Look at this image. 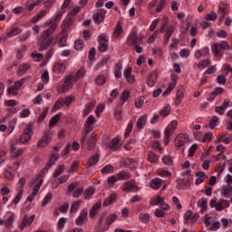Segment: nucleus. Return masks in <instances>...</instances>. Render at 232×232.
<instances>
[{"label": "nucleus", "mask_w": 232, "mask_h": 232, "mask_svg": "<svg viewBox=\"0 0 232 232\" xmlns=\"http://www.w3.org/2000/svg\"><path fill=\"white\" fill-rule=\"evenodd\" d=\"M139 43V35H137V32L133 31L130 34L127 38L128 46H133Z\"/></svg>", "instance_id": "17"}, {"label": "nucleus", "mask_w": 232, "mask_h": 232, "mask_svg": "<svg viewBox=\"0 0 232 232\" xmlns=\"http://www.w3.org/2000/svg\"><path fill=\"white\" fill-rule=\"evenodd\" d=\"M28 70H30V64L23 63L19 66L18 71H17V74L18 75H24V73H26V72H28Z\"/></svg>", "instance_id": "32"}, {"label": "nucleus", "mask_w": 232, "mask_h": 232, "mask_svg": "<svg viewBox=\"0 0 232 232\" xmlns=\"http://www.w3.org/2000/svg\"><path fill=\"white\" fill-rule=\"evenodd\" d=\"M148 121V115H142L138 119L137 128L142 130L146 126V121Z\"/></svg>", "instance_id": "26"}, {"label": "nucleus", "mask_w": 232, "mask_h": 232, "mask_svg": "<svg viewBox=\"0 0 232 232\" xmlns=\"http://www.w3.org/2000/svg\"><path fill=\"white\" fill-rule=\"evenodd\" d=\"M166 6V0H160V4L155 9V12L159 14V12H161V10Z\"/></svg>", "instance_id": "60"}, {"label": "nucleus", "mask_w": 232, "mask_h": 232, "mask_svg": "<svg viewBox=\"0 0 232 232\" xmlns=\"http://www.w3.org/2000/svg\"><path fill=\"white\" fill-rule=\"evenodd\" d=\"M84 75H86V69H84V67H82L81 69H79L77 71V72L73 76V79L77 82V81H79V79L84 77Z\"/></svg>", "instance_id": "34"}, {"label": "nucleus", "mask_w": 232, "mask_h": 232, "mask_svg": "<svg viewBox=\"0 0 232 232\" xmlns=\"http://www.w3.org/2000/svg\"><path fill=\"white\" fill-rule=\"evenodd\" d=\"M68 37L66 36V34H63L60 37L59 43H58V46L60 48H63L64 46H66V41H67Z\"/></svg>", "instance_id": "54"}, {"label": "nucleus", "mask_w": 232, "mask_h": 232, "mask_svg": "<svg viewBox=\"0 0 232 232\" xmlns=\"http://www.w3.org/2000/svg\"><path fill=\"white\" fill-rule=\"evenodd\" d=\"M57 29V24H52L46 31L43 33L42 38L39 40V52H44V50H48L50 44L53 43V37L52 34Z\"/></svg>", "instance_id": "1"}, {"label": "nucleus", "mask_w": 232, "mask_h": 232, "mask_svg": "<svg viewBox=\"0 0 232 232\" xmlns=\"http://www.w3.org/2000/svg\"><path fill=\"white\" fill-rule=\"evenodd\" d=\"M92 108H95V103H93V102L88 103L83 111V117H86V115H88L90 113V111H92Z\"/></svg>", "instance_id": "52"}, {"label": "nucleus", "mask_w": 232, "mask_h": 232, "mask_svg": "<svg viewBox=\"0 0 232 232\" xmlns=\"http://www.w3.org/2000/svg\"><path fill=\"white\" fill-rule=\"evenodd\" d=\"M188 140L189 136L188 134L180 133L177 136V138L174 140L175 146H177L178 148H181V146H184V144H186V142H188Z\"/></svg>", "instance_id": "11"}, {"label": "nucleus", "mask_w": 232, "mask_h": 232, "mask_svg": "<svg viewBox=\"0 0 232 232\" xmlns=\"http://www.w3.org/2000/svg\"><path fill=\"white\" fill-rule=\"evenodd\" d=\"M144 96H140L135 101V108H142L144 106Z\"/></svg>", "instance_id": "50"}, {"label": "nucleus", "mask_w": 232, "mask_h": 232, "mask_svg": "<svg viewBox=\"0 0 232 232\" xmlns=\"http://www.w3.org/2000/svg\"><path fill=\"white\" fill-rule=\"evenodd\" d=\"M93 193H95V188L91 187L89 188H86L83 192V197L85 200H90V198L93 197Z\"/></svg>", "instance_id": "29"}, {"label": "nucleus", "mask_w": 232, "mask_h": 232, "mask_svg": "<svg viewBox=\"0 0 232 232\" xmlns=\"http://www.w3.org/2000/svg\"><path fill=\"white\" fill-rule=\"evenodd\" d=\"M160 186H162V179L159 178L153 179L150 181V187L153 188V189H160Z\"/></svg>", "instance_id": "33"}, {"label": "nucleus", "mask_w": 232, "mask_h": 232, "mask_svg": "<svg viewBox=\"0 0 232 232\" xmlns=\"http://www.w3.org/2000/svg\"><path fill=\"white\" fill-rule=\"evenodd\" d=\"M64 169H66V166H64V164L58 165L57 169L53 174V177L54 179H57L60 175H63V173H64Z\"/></svg>", "instance_id": "27"}, {"label": "nucleus", "mask_w": 232, "mask_h": 232, "mask_svg": "<svg viewBox=\"0 0 232 232\" xmlns=\"http://www.w3.org/2000/svg\"><path fill=\"white\" fill-rule=\"evenodd\" d=\"M73 82H77L72 74H70L67 76L63 82V83L60 86H58V93H65V92H68L73 86Z\"/></svg>", "instance_id": "4"}, {"label": "nucleus", "mask_w": 232, "mask_h": 232, "mask_svg": "<svg viewBox=\"0 0 232 232\" xmlns=\"http://www.w3.org/2000/svg\"><path fill=\"white\" fill-rule=\"evenodd\" d=\"M109 148L112 151H117L121 148V137L117 136L116 138L112 139L109 143Z\"/></svg>", "instance_id": "19"}, {"label": "nucleus", "mask_w": 232, "mask_h": 232, "mask_svg": "<svg viewBox=\"0 0 232 232\" xmlns=\"http://www.w3.org/2000/svg\"><path fill=\"white\" fill-rule=\"evenodd\" d=\"M122 191H126V193L135 192V191H139V188L135 184V181L130 180L123 184Z\"/></svg>", "instance_id": "13"}, {"label": "nucleus", "mask_w": 232, "mask_h": 232, "mask_svg": "<svg viewBox=\"0 0 232 232\" xmlns=\"http://www.w3.org/2000/svg\"><path fill=\"white\" fill-rule=\"evenodd\" d=\"M32 57L36 63H41V60L44 58V55L42 53H33Z\"/></svg>", "instance_id": "57"}, {"label": "nucleus", "mask_w": 232, "mask_h": 232, "mask_svg": "<svg viewBox=\"0 0 232 232\" xmlns=\"http://www.w3.org/2000/svg\"><path fill=\"white\" fill-rule=\"evenodd\" d=\"M218 122V117L213 116L212 120L209 121V128L211 130H215V126H217Z\"/></svg>", "instance_id": "59"}, {"label": "nucleus", "mask_w": 232, "mask_h": 232, "mask_svg": "<svg viewBox=\"0 0 232 232\" xmlns=\"http://www.w3.org/2000/svg\"><path fill=\"white\" fill-rule=\"evenodd\" d=\"M63 106H64V99L63 98H59L55 102V103H54V105H53V107L52 109V111H55L57 110H61V108H63Z\"/></svg>", "instance_id": "36"}, {"label": "nucleus", "mask_w": 232, "mask_h": 232, "mask_svg": "<svg viewBox=\"0 0 232 232\" xmlns=\"http://www.w3.org/2000/svg\"><path fill=\"white\" fill-rule=\"evenodd\" d=\"M93 124H95V117H93V115H90L85 123L84 133L80 140L81 144H82L83 146H84V142L86 141V138L90 134V131H92V130H93V128L92 127V126H93Z\"/></svg>", "instance_id": "3"}, {"label": "nucleus", "mask_w": 232, "mask_h": 232, "mask_svg": "<svg viewBox=\"0 0 232 232\" xmlns=\"http://www.w3.org/2000/svg\"><path fill=\"white\" fill-rule=\"evenodd\" d=\"M81 200L73 202L71 206L70 213H77V211L79 210V206H81Z\"/></svg>", "instance_id": "48"}, {"label": "nucleus", "mask_w": 232, "mask_h": 232, "mask_svg": "<svg viewBox=\"0 0 232 232\" xmlns=\"http://www.w3.org/2000/svg\"><path fill=\"white\" fill-rule=\"evenodd\" d=\"M218 15H220L219 21H222L227 15V5L220 3L218 6Z\"/></svg>", "instance_id": "23"}, {"label": "nucleus", "mask_w": 232, "mask_h": 232, "mask_svg": "<svg viewBox=\"0 0 232 232\" xmlns=\"http://www.w3.org/2000/svg\"><path fill=\"white\" fill-rule=\"evenodd\" d=\"M198 208H201V213H204L208 209V200L206 198H202L198 201Z\"/></svg>", "instance_id": "38"}, {"label": "nucleus", "mask_w": 232, "mask_h": 232, "mask_svg": "<svg viewBox=\"0 0 232 232\" xmlns=\"http://www.w3.org/2000/svg\"><path fill=\"white\" fill-rule=\"evenodd\" d=\"M148 160L149 162H151V163L159 162V156L155 154V152L150 151L148 153Z\"/></svg>", "instance_id": "39"}, {"label": "nucleus", "mask_w": 232, "mask_h": 232, "mask_svg": "<svg viewBox=\"0 0 232 232\" xmlns=\"http://www.w3.org/2000/svg\"><path fill=\"white\" fill-rule=\"evenodd\" d=\"M117 180H119V178H117V176H111L107 179L108 184L109 186H111V188H113V185L115 184V182H117Z\"/></svg>", "instance_id": "61"}, {"label": "nucleus", "mask_w": 232, "mask_h": 232, "mask_svg": "<svg viewBox=\"0 0 232 232\" xmlns=\"http://www.w3.org/2000/svg\"><path fill=\"white\" fill-rule=\"evenodd\" d=\"M182 99H184V92L182 91H178L176 94V99L174 102L176 106H179V104L182 102Z\"/></svg>", "instance_id": "41"}, {"label": "nucleus", "mask_w": 232, "mask_h": 232, "mask_svg": "<svg viewBox=\"0 0 232 232\" xmlns=\"http://www.w3.org/2000/svg\"><path fill=\"white\" fill-rule=\"evenodd\" d=\"M50 200H52V193H48L45 198H44V200L42 201L41 206L43 208H44V206H46L48 204V202H50Z\"/></svg>", "instance_id": "62"}, {"label": "nucleus", "mask_w": 232, "mask_h": 232, "mask_svg": "<svg viewBox=\"0 0 232 232\" xmlns=\"http://www.w3.org/2000/svg\"><path fill=\"white\" fill-rule=\"evenodd\" d=\"M209 64H211V61H209L208 59L203 60L198 63V68L199 70H204V68H208V66H209Z\"/></svg>", "instance_id": "47"}, {"label": "nucleus", "mask_w": 232, "mask_h": 232, "mask_svg": "<svg viewBox=\"0 0 232 232\" xmlns=\"http://www.w3.org/2000/svg\"><path fill=\"white\" fill-rule=\"evenodd\" d=\"M175 29L173 28V25H170L167 31V33L165 34V38H164V42L163 44H168V43H169V37H171V35H173V31Z\"/></svg>", "instance_id": "35"}, {"label": "nucleus", "mask_w": 232, "mask_h": 232, "mask_svg": "<svg viewBox=\"0 0 232 232\" xmlns=\"http://www.w3.org/2000/svg\"><path fill=\"white\" fill-rule=\"evenodd\" d=\"M139 218H140V222H142L143 224L150 223V214H148V213H140L139 215Z\"/></svg>", "instance_id": "44"}, {"label": "nucleus", "mask_w": 232, "mask_h": 232, "mask_svg": "<svg viewBox=\"0 0 232 232\" xmlns=\"http://www.w3.org/2000/svg\"><path fill=\"white\" fill-rule=\"evenodd\" d=\"M113 171V166L111 165H106L102 169V173H112Z\"/></svg>", "instance_id": "64"}, {"label": "nucleus", "mask_w": 232, "mask_h": 232, "mask_svg": "<svg viewBox=\"0 0 232 232\" xmlns=\"http://www.w3.org/2000/svg\"><path fill=\"white\" fill-rule=\"evenodd\" d=\"M32 135H34V130L31 125H27L26 128L24 130L23 134L19 138V142L21 144H26L32 139Z\"/></svg>", "instance_id": "6"}, {"label": "nucleus", "mask_w": 232, "mask_h": 232, "mask_svg": "<svg viewBox=\"0 0 232 232\" xmlns=\"http://www.w3.org/2000/svg\"><path fill=\"white\" fill-rule=\"evenodd\" d=\"M117 220V214H111L106 216V213H102L98 219V226L96 227V232L108 231L110 227L108 226L113 224Z\"/></svg>", "instance_id": "2"}, {"label": "nucleus", "mask_w": 232, "mask_h": 232, "mask_svg": "<svg viewBox=\"0 0 232 232\" xmlns=\"http://www.w3.org/2000/svg\"><path fill=\"white\" fill-rule=\"evenodd\" d=\"M87 220H88V209L83 208L81 211L79 217L76 218L75 224L76 226H82V224Z\"/></svg>", "instance_id": "14"}, {"label": "nucleus", "mask_w": 232, "mask_h": 232, "mask_svg": "<svg viewBox=\"0 0 232 232\" xmlns=\"http://www.w3.org/2000/svg\"><path fill=\"white\" fill-rule=\"evenodd\" d=\"M53 72L56 73V75H63V73L66 72V64L63 63H55L53 67Z\"/></svg>", "instance_id": "16"}, {"label": "nucleus", "mask_w": 232, "mask_h": 232, "mask_svg": "<svg viewBox=\"0 0 232 232\" xmlns=\"http://www.w3.org/2000/svg\"><path fill=\"white\" fill-rule=\"evenodd\" d=\"M162 162L166 164V166H173V160L169 156H163Z\"/></svg>", "instance_id": "53"}, {"label": "nucleus", "mask_w": 232, "mask_h": 232, "mask_svg": "<svg viewBox=\"0 0 232 232\" xmlns=\"http://www.w3.org/2000/svg\"><path fill=\"white\" fill-rule=\"evenodd\" d=\"M75 101V96H67L64 100H63V104L65 106H67V108H70V105L72 104V102H73Z\"/></svg>", "instance_id": "51"}, {"label": "nucleus", "mask_w": 232, "mask_h": 232, "mask_svg": "<svg viewBox=\"0 0 232 232\" xmlns=\"http://www.w3.org/2000/svg\"><path fill=\"white\" fill-rule=\"evenodd\" d=\"M34 220H35V215H32L30 218L26 215L24 216L19 225L20 229H24V227L32 226V224H34Z\"/></svg>", "instance_id": "12"}, {"label": "nucleus", "mask_w": 232, "mask_h": 232, "mask_svg": "<svg viewBox=\"0 0 232 232\" xmlns=\"http://www.w3.org/2000/svg\"><path fill=\"white\" fill-rule=\"evenodd\" d=\"M211 50L218 57L220 55V50H232V48L229 46L227 41H221L220 43L214 44Z\"/></svg>", "instance_id": "5"}, {"label": "nucleus", "mask_w": 232, "mask_h": 232, "mask_svg": "<svg viewBox=\"0 0 232 232\" xmlns=\"http://www.w3.org/2000/svg\"><path fill=\"white\" fill-rule=\"evenodd\" d=\"M24 153V150L23 149H17L14 145L11 146V157L12 159H17L18 157H21Z\"/></svg>", "instance_id": "24"}, {"label": "nucleus", "mask_w": 232, "mask_h": 232, "mask_svg": "<svg viewBox=\"0 0 232 232\" xmlns=\"http://www.w3.org/2000/svg\"><path fill=\"white\" fill-rule=\"evenodd\" d=\"M198 218H200V216H198V213L195 212L193 213L192 210H188L185 214H184V219H185V224H188V222H191V224H195V222H197V220H198Z\"/></svg>", "instance_id": "9"}, {"label": "nucleus", "mask_w": 232, "mask_h": 232, "mask_svg": "<svg viewBox=\"0 0 232 232\" xmlns=\"http://www.w3.org/2000/svg\"><path fill=\"white\" fill-rule=\"evenodd\" d=\"M77 186H78L77 182L69 184L66 195H69L70 193L72 192L73 198H79V197H81V195L84 193V188H78L76 190L73 191V189H75Z\"/></svg>", "instance_id": "7"}, {"label": "nucleus", "mask_w": 232, "mask_h": 232, "mask_svg": "<svg viewBox=\"0 0 232 232\" xmlns=\"http://www.w3.org/2000/svg\"><path fill=\"white\" fill-rule=\"evenodd\" d=\"M46 14H48L46 10L40 11L35 16L33 17L32 23L34 24L38 23L39 21H41V19H43V17L46 15Z\"/></svg>", "instance_id": "31"}, {"label": "nucleus", "mask_w": 232, "mask_h": 232, "mask_svg": "<svg viewBox=\"0 0 232 232\" xmlns=\"http://www.w3.org/2000/svg\"><path fill=\"white\" fill-rule=\"evenodd\" d=\"M21 32L22 31L19 27H14L7 33V37H14V35H19Z\"/></svg>", "instance_id": "46"}, {"label": "nucleus", "mask_w": 232, "mask_h": 232, "mask_svg": "<svg viewBox=\"0 0 232 232\" xmlns=\"http://www.w3.org/2000/svg\"><path fill=\"white\" fill-rule=\"evenodd\" d=\"M130 91L128 90H125L123 91V92L121 93V105L122 106L124 104V102H126L128 101V99H130Z\"/></svg>", "instance_id": "45"}, {"label": "nucleus", "mask_w": 232, "mask_h": 232, "mask_svg": "<svg viewBox=\"0 0 232 232\" xmlns=\"http://www.w3.org/2000/svg\"><path fill=\"white\" fill-rule=\"evenodd\" d=\"M118 180H129V179H131V173L121 170L116 175Z\"/></svg>", "instance_id": "25"}, {"label": "nucleus", "mask_w": 232, "mask_h": 232, "mask_svg": "<svg viewBox=\"0 0 232 232\" xmlns=\"http://www.w3.org/2000/svg\"><path fill=\"white\" fill-rule=\"evenodd\" d=\"M223 197H231L232 195V186L225 187L222 189Z\"/></svg>", "instance_id": "49"}, {"label": "nucleus", "mask_w": 232, "mask_h": 232, "mask_svg": "<svg viewBox=\"0 0 232 232\" xmlns=\"http://www.w3.org/2000/svg\"><path fill=\"white\" fill-rule=\"evenodd\" d=\"M57 160H59V154L53 152L50 157L49 162L47 163L49 168H52L53 166V164H55V162H57Z\"/></svg>", "instance_id": "37"}, {"label": "nucleus", "mask_w": 232, "mask_h": 232, "mask_svg": "<svg viewBox=\"0 0 232 232\" xmlns=\"http://www.w3.org/2000/svg\"><path fill=\"white\" fill-rule=\"evenodd\" d=\"M95 82L98 86H102V84H104L106 82V77L102 76V75H99L96 79H95Z\"/></svg>", "instance_id": "55"}, {"label": "nucleus", "mask_w": 232, "mask_h": 232, "mask_svg": "<svg viewBox=\"0 0 232 232\" xmlns=\"http://www.w3.org/2000/svg\"><path fill=\"white\" fill-rule=\"evenodd\" d=\"M98 50L99 52H108V38H106L105 34H101L98 36Z\"/></svg>", "instance_id": "8"}, {"label": "nucleus", "mask_w": 232, "mask_h": 232, "mask_svg": "<svg viewBox=\"0 0 232 232\" xmlns=\"http://www.w3.org/2000/svg\"><path fill=\"white\" fill-rule=\"evenodd\" d=\"M171 81L172 82L169 83V87L163 92V96L169 95V93H171L175 89V86H177V75H171Z\"/></svg>", "instance_id": "20"}, {"label": "nucleus", "mask_w": 232, "mask_h": 232, "mask_svg": "<svg viewBox=\"0 0 232 232\" xmlns=\"http://www.w3.org/2000/svg\"><path fill=\"white\" fill-rule=\"evenodd\" d=\"M42 82L44 84H48L49 81H50V75L48 73V71H44V73L41 76Z\"/></svg>", "instance_id": "56"}, {"label": "nucleus", "mask_w": 232, "mask_h": 232, "mask_svg": "<svg viewBox=\"0 0 232 232\" xmlns=\"http://www.w3.org/2000/svg\"><path fill=\"white\" fill-rule=\"evenodd\" d=\"M86 140H87V149L92 151V150H95V144H96V140L95 137L91 136L87 137L85 139L84 144H82V146H86Z\"/></svg>", "instance_id": "22"}, {"label": "nucleus", "mask_w": 232, "mask_h": 232, "mask_svg": "<svg viewBox=\"0 0 232 232\" xmlns=\"http://www.w3.org/2000/svg\"><path fill=\"white\" fill-rule=\"evenodd\" d=\"M117 200V195L111 194L107 198V200L103 202V206H110L111 204H113Z\"/></svg>", "instance_id": "42"}, {"label": "nucleus", "mask_w": 232, "mask_h": 232, "mask_svg": "<svg viewBox=\"0 0 232 232\" xmlns=\"http://www.w3.org/2000/svg\"><path fill=\"white\" fill-rule=\"evenodd\" d=\"M97 162H99V154L92 156L91 159L88 160L87 164L90 168H92V166H95Z\"/></svg>", "instance_id": "43"}, {"label": "nucleus", "mask_w": 232, "mask_h": 232, "mask_svg": "<svg viewBox=\"0 0 232 232\" xmlns=\"http://www.w3.org/2000/svg\"><path fill=\"white\" fill-rule=\"evenodd\" d=\"M177 126H179V123L177 121H172L166 128L165 130V137H171L173 133H175V130H177Z\"/></svg>", "instance_id": "15"}, {"label": "nucleus", "mask_w": 232, "mask_h": 232, "mask_svg": "<svg viewBox=\"0 0 232 232\" xmlns=\"http://www.w3.org/2000/svg\"><path fill=\"white\" fill-rule=\"evenodd\" d=\"M52 140V132L50 130H47L44 133L42 138L39 140L37 146L38 148H44V146L48 145V142Z\"/></svg>", "instance_id": "10"}, {"label": "nucleus", "mask_w": 232, "mask_h": 232, "mask_svg": "<svg viewBox=\"0 0 232 232\" xmlns=\"http://www.w3.org/2000/svg\"><path fill=\"white\" fill-rule=\"evenodd\" d=\"M122 63H116V66L114 68V76L116 77V79H121V77H122Z\"/></svg>", "instance_id": "30"}, {"label": "nucleus", "mask_w": 232, "mask_h": 232, "mask_svg": "<svg viewBox=\"0 0 232 232\" xmlns=\"http://www.w3.org/2000/svg\"><path fill=\"white\" fill-rule=\"evenodd\" d=\"M169 111H171V107L167 104L160 111V115H161V117H168Z\"/></svg>", "instance_id": "40"}, {"label": "nucleus", "mask_w": 232, "mask_h": 232, "mask_svg": "<svg viewBox=\"0 0 232 232\" xmlns=\"http://www.w3.org/2000/svg\"><path fill=\"white\" fill-rule=\"evenodd\" d=\"M83 47H84V42H82V40H76L74 42L75 50H82Z\"/></svg>", "instance_id": "58"}, {"label": "nucleus", "mask_w": 232, "mask_h": 232, "mask_svg": "<svg viewBox=\"0 0 232 232\" xmlns=\"http://www.w3.org/2000/svg\"><path fill=\"white\" fill-rule=\"evenodd\" d=\"M59 122V115L53 116L50 120L49 126L52 128V126H55Z\"/></svg>", "instance_id": "63"}, {"label": "nucleus", "mask_w": 232, "mask_h": 232, "mask_svg": "<svg viewBox=\"0 0 232 232\" xmlns=\"http://www.w3.org/2000/svg\"><path fill=\"white\" fill-rule=\"evenodd\" d=\"M106 14V11L100 10V13H96L92 15V19L96 24H101L102 21H104V16Z\"/></svg>", "instance_id": "21"}, {"label": "nucleus", "mask_w": 232, "mask_h": 232, "mask_svg": "<svg viewBox=\"0 0 232 232\" xmlns=\"http://www.w3.org/2000/svg\"><path fill=\"white\" fill-rule=\"evenodd\" d=\"M122 34H124V29L122 28L121 22H118V24L115 27V30H114V37L116 39H119V37H121V35H122Z\"/></svg>", "instance_id": "28"}, {"label": "nucleus", "mask_w": 232, "mask_h": 232, "mask_svg": "<svg viewBox=\"0 0 232 232\" xmlns=\"http://www.w3.org/2000/svg\"><path fill=\"white\" fill-rule=\"evenodd\" d=\"M157 77H159V74L157 73V71H152L148 79H147V84L150 86V88H153L155 86V83L157 82Z\"/></svg>", "instance_id": "18"}]
</instances>
